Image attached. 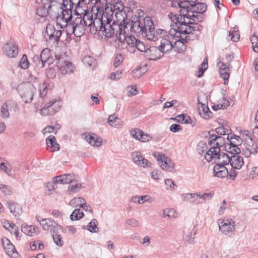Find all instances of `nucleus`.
I'll use <instances>...</instances> for the list:
<instances>
[{
    "instance_id": "nucleus-1",
    "label": "nucleus",
    "mask_w": 258,
    "mask_h": 258,
    "mask_svg": "<svg viewBox=\"0 0 258 258\" xmlns=\"http://www.w3.org/2000/svg\"><path fill=\"white\" fill-rule=\"evenodd\" d=\"M86 27H89L92 34L98 33L107 38H111L115 35V30L119 29V22L112 21L106 12L102 15L97 14L94 18L93 14L84 15L83 17Z\"/></svg>"
},
{
    "instance_id": "nucleus-2",
    "label": "nucleus",
    "mask_w": 258,
    "mask_h": 258,
    "mask_svg": "<svg viewBox=\"0 0 258 258\" xmlns=\"http://www.w3.org/2000/svg\"><path fill=\"white\" fill-rule=\"evenodd\" d=\"M208 143L211 147L205 156V159L209 162L214 160L216 165H228L230 162V157L227 154L220 152V148L225 144L224 138L212 135L208 139Z\"/></svg>"
},
{
    "instance_id": "nucleus-3",
    "label": "nucleus",
    "mask_w": 258,
    "mask_h": 258,
    "mask_svg": "<svg viewBox=\"0 0 258 258\" xmlns=\"http://www.w3.org/2000/svg\"><path fill=\"white\" fill-rule=\"evenodd\" d=\"M129 26L131 32L138 36H141L148 40L156 41L155 27L151 17H146L144 20H141L140 17L135 16L132 18Z\"/></svg>"
},
{
    "instance_id": "nucleus-4",
    "label": "nucleus",
    "mask_w": 258,
    "mask_h": 258,
    "mask_svg": "<svg viewBox=\"0 0 258 258\" xmlns=\"http://www.w3.org/2000/svg\"><path fill=\"white\" fill-rule=\"evenodd\" d=\"M190 20L187 19L185 14H183V16H180V22L177 27L170 29L171 34H173L176 38L178 36L185 37L196 30H199L198 24L195 22H191Z\"/></svg>"
},
{
    "instance_id": "nucleus-5",
    "label": "nucleus",
    "mask_w": 258,
    "mask_h": 258,
    "mask_svg": "<svg viewBox=\"0 0 258 258\" xmlns=\"http://www.w3.org/2000/svg\"><path fill=\"white\" fill-rule=\"evenodd\" d=\"M17 91L22 100L25 103H29L33 99L36 89L32 83L26 82L20 84L18 86Z\"/></svg>"
},
{
    "instance_id": "nucleus-6",
    "label": "nucleus",
    "mask_w": 258,
    "mask_h": 258,
    "mask_svg": "<svg viewBox=\"0 0 258 258\" xmlns=\"http://www.w3.org/2000/svg\"><path fill=\"white\" fill-rule=\"evenodd\" d=\"M83 17L79 14H74L73 18L70 21L68 29H71L70 32L73 33L77 37H80L83 35L85 31Z\"/></svg>"
},
{
    "instance_id": "nucleus-7",
    "label": "nucleus",
    "mask_w": 258,
    "mask_h": 258,
    "mask_svg": "<svg viewBox=\"0 0 258 258\" xmlns=\"http://www.w3.org/2000/svg\"><path fill=\"white\" fill-rule=\"evenodd\" d=\"M58 68L62 74H70L75 70V66L68 60L66 54L63 52L55 55Z\"/></svg>"
},
{
    "instance_id": "nucleus-8",
    "label": "nucleus",
    "mask_w": 258,
    "mask_h": 258,
    "mask_svg": "<svg viewBox=\"0 0 258 258\" xmlns=\"http://www.w3.org/2000/svg\"><path fill=\"white\" fill-rule=\"evenodd\" d=\"M119 29L115 30V35L119 41L122 42L125 41L126 43L131 47H135L138 41L136 38L132 35L127 36L126 35L125 30L127 29V25H122L121 22L118 23Z\"/></svg>"
},
{
    "instance_id": "nucleus-9",
    "label": "nucleus",
    "mask_w": 258,
    "mask_h": 258,
    "mask_svg": "<svg viewBox=\"0 0 258 258\" xmlns=\"http://www.w3.org/2000/svg\"><path fill=\"white\" fill-rule=\"evenodd\" d=\"M190 11L189 14H185L187 19H191L195 21H202L203 19V14L207 10V6L204 3H193L190 6Z\"/></svg>"
},
{
    "instance_id": "nucleus-10",
    "label": "nucleus",
    "mask_w": 258,
    "mask_h": 258,
    "mask_svg": "<svg viewBox=\"0 0 258 258\" xmlns=\"http://www.w3.org/2000/svg\"><path fill=\"white\" fill-rule=\"evenodd\" d=\"M219 229L223 234L228 236L235 232L236 225L235 221L230 218H224L218 221Z\"/></svg>"
},
{
    "instance_id": "nucleus-11",
    "label": "nucleus",
    "mask_w": 258,
    "mask_h": 258,
    "mask_svg": "<svg viewBox=\"0 0 258 258\" xmlns=\"http://www.w3.org/2000/svg\"><path fill=\"white\" fill-rule=\"evenodd\" d=\"M153 156L156 159L161 168L165 171L171 172L174 168V165L171 160L164 154L159 152H154Z\"/></svg>"
},
{
    "instance_id": "nucleus-12",
    "label": "nucleus",
    "mask_w": 258,
    "mask_h": 258,
    "mask_svg": "<svg viewBox=\"0 0 258 258\" xmlns=\"http://www.w3.org/2000/svg\"><path fill=\"white\" fill-rule=\"evenodd\" d=\"M171 33L169 30L168 32V35L166 37H163L160 40V44L158 46V48L164 55L166 53L170 52L174 47L173 42L174 35Z\"/></svg>"
},
{
    "instance_id": "nucleus-13",
    "label": "nucleus",
    "mask_w": 258,
    "mask_h": 258,
    "mask_svg": "<svg viewBox=\"0 0 258 258\" xmlns=\"http://www.w3.org/2000/svg\"><path fill=\"white\" fill-rule=\"evenodd\" d=\"M72 18L73 15L71 9L63 10L61 14L57 17V24L59 25L61 28L68 27Z\"/></svg>"
},
{
    "instance_id": "nucleus-14",
    "label": "nucleus",
    "mask_w": 258,
    "mask_h": 258,
    "mask_svg": "<svg viewBox=\"0 0 258 258\" xmlns=\"http://www.w3.org/2000/svg\"><path fill=\"white\" fill-rule=\"evenodd\" d=\"M132 159L134 163L140 167L143 168L151 167L152 163L145 158L140 152H135L133 153Z\"/></svg>"
},
{
    "instance_id": "nucleus-15",
    "label": "nucleus",
    "mask_w": 258,
    "mask_h": 258,
    "mask_svg": "<svg viewBox=\"0 0 258 258\" xmlns=\"http://www.w3.org/2000/svg\"><path fill=\"white\" fill-rule=\"evenodd\" d=\"M131 136L141 142H147L152 139L151 135L145 133L139 128H133L130 131Z\"/></svg>"
},
{
    "instance_id": "nucleus-16",
    "label": "nucleus",
    "mask_w": 258,
    "mask_h": 258,
    "mask_svg": "<svg viewBox=\"0 0 258 258\" xmlns=\"http://www.w3.org/2000/svg\"><path fill=\"white\" fill-rule=\"evenodd\" d=\"M195 194H197V195H199L200 196H196L195 198H191L190 201H189V202L196 204H203L206 201L211 200L214 195V193L213 192L204 194H202L201 192H195Z\"/></svg>"
},
{
    "instance_id": "nucleus-17",
    "label": "nucleus",
    "mask_w": 258,
    "mask_h": 258,
    "mask_svg": "<svg viewBox=\"0 0 258 258\" xmlns=\"http://www.w3.org/2000/svg\"><path fill=\"white\" fill-rule=\"evenodd\" d=\"M144 55L147 59L152 60H157L163 56L158 47H151L147 48Z\"/></svg>"
},
{
    "instance_id": "nucleus-18",
    "label": "nucleus",
    "mask_w": 258,
    "mask_h": 258,
    "mask_svg": "<svg viewBox=\"0 0 258 258\" xmlns=\"http://www.w3.org/2000/svg\"><path fill=\"white\" fill-rule=\"evenodd\" d=\"M82 137L93 146L99 147L101 145L102 139L95 134L86 133L82 135Z\"/></svg>"
},
{
    "instance_id": "nucleus-19",
    "label": "nucleus",
    "mask_w": 258,
    "mask_h": 258,
    "mask_svg": "<svg viewBox=\"0 0 258 258\" xmlns=\"http://www.w3.org/2000/svg\"><path fill=\"white\" fill-rule=\"evenodd\" d=\"M189 40L188 36H178L177 38L175 37L173 42V48L178 52H180L183 50L185 48L184 43L187 42Z\"/></svg>"
},
{
    "instance_id": "nucleus-20",
    "label": "nucleus",
    "mask_w": 258,
    "mask_h": 258,
    "mask_svg": "<svg viewBox=\"0 0 258 258\" xmlns=\"http://www.w3.org/2000/svg\"><path fill=\"white\" fill-rule=\"evenodd\" d=\"M3 51L5 55L8 57L13 58L17 55L18 48L15 44L8 43L4 46Z\"/></svg>"
},
{
    "instance_id": "nucleus-21",
    "label": "nucleus",
    "mask_w": 258,
    "mask_h": 258,
    "mask_svg": "<svg viewBox=\"0 0 258 258\" xmlns=\"http://www.w3.org/2000/svg\"><path fill=\"white\" fill-rule=\"evenodd\" d=\"M229 163L232 168L239 170L244 165V159L243 157L240 155H232L230 157Z\"/></svg>"
},
{
    "instance_id": "nucleus-22",
    "label": "nucleus",
    "mask_w": 258,
    "mask_h": 258,
    "mask_svg": "<svg viewBox=\"0 0 258 258\" xmlns=\"http://www.w3.org/2000/svg\"><path fill=\"white\" fill-rule=\"evenodd\" d=\"M218 64H220V66H219V73L220 76L224 80V84H226L228 83L230 76V70L229 68V64L227 65V64L221 61L219 62Z\"/></svg>"
},
{
    "instance_id": "nucleus-23",
    "label": "nucleus",
    "mask_w": 258,
    "mask_h": 258,
    "mask_svg": "<svg viewBox=\"0 0 258 258\" xmlns=\"http://www.w3.org/2000/svg\"><path fill=\"white\" fill-rule=\"evenodd\" d=\"M6 253L11 258H20L15 246L12 243H2Z\"/></svg>"
},
{
    "instance_id": "nucleus-24",
    "label": "nucleus",
    "mask_w": 258,
    "mask_h": 258,
    "mask_svg": "<svg viewBox=\"0 0 258 258\" xmlns=\"http://www.w3.org/2000/svg\"><path fill=\"white\" fill-rule=\"evenodd\" d=\"M74 179V175L72 174H62L53 177V180L55 182L62 184L72 182Z\"/></svg>"
},
{
    "instance_id": "nucleus-25",
    "label": "nucleus",
    "mask_w": 258,
    "mask_h": 258,
    "mask_svg": "<svg viewBox=\"0 0 258 258\" xmlns=\"http://www.w3.org/2000/svg\"><path fill=\"white\" fill-rule=\"evenodd\" d=\"M213 172L215 176L220 178L225 177L229 173L227 168L223 165H215L213 168Z\"/></svg>"
},
{
    "instance_id": "nucleus-26",
    "label": "nucleus",
    "mask_w": 258,
    "mask_h": 258,
    "mask_svg": "<svg viewBox=\"0 0 258 258\" xmlns=\"http://www.w3.org/2000/svg\"><path fill=\"white\" fill-rule=\"evenodd\" d=\"M6 205L10 209L11 213L15 216H19L22 213L21 206L13 201H8Z\"/></svg>"
},
{
    "instance_id": "nucleus-27",
    "label": "nucleus",
    "mask_w": 258,
    "mask_h": 258,
    "mask_svg": "<svg viewBox=\"0 0 258 258\" xmlns=\"http://www.w3.org/2000/svg\"><path fill=\"white\" fill-rule=\"evenodd\" d=\"M21 231L27 235L34 236L39 233V228L35 226L23 225Z\"/></svg>"
},
{
    "instance_id": "nucleus-28",
    "label": "nucleus",
    "mask_w": 258,
    "mask_h": 258,
    "mask_svg": "<svg viewBox=\"0 0 258 258\" xmlns=\"http://www.w3.org/2000/svg\"><path fill=\"white\" fill-rule=\"evenodd\" d=\"M63 232V228L60 225H56L54 229L51 230V234L54 242H61L62 240L61 234Z\"/></svg>"
},
{
    "instance_id": "nucleus-29",
    "label": "nucleus",
    "mask_w": 258,
    "mask_h": 258,
    "mask_svg": "<svg viewBox=\"0 0 258 258\" xmlns=\"http://www.w3.org/2000/svg\"><path fill=\"white\" fill-rule=\"evenodd\" d=\"M40 225L44 230H51L54 229L56 225H58L53 220L49 218L43 219L41 220L38 219Z\"/></svg>"
},
{
    "instance_id": "nucleus-30",
    "label": "nucleus",
    "mask_w": 258,
    "mask_h": 258,
    "mask_svg": "<svg viewBox=\"0 0 258 258\" xmlns=\"http://www.w3.org/2000/svg\"><path fill=\"white\" fill-rule=\"evenodd\" d=\"M3 227L7 230L10 231L11 233H13L16 238H18L19 231L17 226L10 221L5 220L3 222ZM19 240L18 239H17Z\"/></svg>"
},
{
    "instance_id": "nucleus-31",
    "label": "nucleus",
    "mask_w": 258,
    "mask_h": 258,
    "mask_svg": "<svg viewBox=\"0 0 258 258\" xmlns=\"http://www.w3.org/2000/svg\"><path fill=\"white\" fill-rule=\"evenodd\" d=\"M47 149L54 152L59 149V144L56 142V139L53 136H49L46 140Z\"/></svg>"
},
{
    "instance_id": "nucleus-32",
    "label": "nucleus",
    "mask_w": 258,
    "mask_h": 258,
    "mask_svg": "<svg viewBox=\"0 0 258 258\" xmlns=\"http://www.w3.org/2000/svg\"><path fill=\"white\" fill-rule=\"evenodd\" d=\"M244 135H245V143L246 146L245 147V149H256V145L255 144L254 141L253 140L252 138L250 136V133L248 131H245L244 132Z\"/></svg>"
},
{
    "instance_id": "nucleus-33",
    "label": "nucleus",
    "mask_w": 258,
    "mask_h": 258,
    "mask_svg": "<svg viewBox=\"0 0 258 258\" xmlns=\"http://www.w3.org/2000/svg\"><path fill=\"white\" fill-rule=\"evenodd\" d=\"M40 57L45 62L49 65L52 64L53 62V58L51 56V51L48 48H45L41 52Z\"/></svg>"
},
{
    "instance_id": "nucleus-34",
    "label": "nucleus",
    "mask_w": 258,
    "mask_h": 258,
    "mask_svg": "<svg viewBox=\"0 0 258 258\" xmlns=\"http://www.w3.org/2000/svg\"><path fill=\"white\" fill-rule=\"evenodd\" d=\"M199 111L200 116L205 119H207L212 116V112L210 111L208 106L204 104H201L199 106Z\"/></svg>"
},
{
    "instance_id": "nucleus-35",
    "label": "nucleus",
    "mask_w": 258,
    "mask_h": 258,
    "mask_svg": "<svg viewBox=\"0 0 258 258\" xmlns=\"http://www.w3.org/2000/svg\"><path fill=\"white\" fill-rule=\"evenodd\" d=\"M108 123L110 126L118 128H121L123 125L122 122L115 114L109 116Z\"/></svg>"
},
{
    "instance_id": "nucleus-36",
    "label": "nucleus",
    "mask_w": 258,
    "mask_h": 258,
    "mask_svg": "<svg viewBox=\"0 0 258 258\" xmlns=\"http://www.w3.org/2000/svg\"><path fill=\"white\" fill-rule=\"evenodd\" d=\"M82 62L86 67L92 69L95 68L97 64L95 59L90 55L85 56L82 58Z\"/></svg>"
},
{
    "instance_id": "nucleus-37",
    "label": "nucleus",
    "mask_w": 258,
    "mask_h": 258,
    "mask_svg": "<svg viewBox=\"0 0 258 258\" xmlns=\"http://www.w3.org/2000/svg\"><path fill=\"white\" fill-rule=\"evenodd\" d=\"M229 101L226 99V97H223L221 101H220L217 104H214L212 106V108L215 111L219 109H225L229 106Z\"/></svg>"
},
{
    "instance_id": "nucleus-38",
    "label": "nucleus",
    "mask_w": 258,
    "mask_h": 258,
    "mask_svg": "<svg viewBox=\"0 0 258 258\" xmlns=\"http://www.w3.org/2000/svg\"><path fill=\"white\" fill-rule=\"evenodd\" d=\"M227 139L228 143L225 144V145H241L242 140L240 137L235 135H231L230 136H227Z\"/></svg>"
},
{
    "instance_id": "nucleus-39",
    "label": "nucleus",
    "mask_w": 258,
    "mask_h": 258,
    "mask_svg": "<svg viewBox=\"0 0 258 258\" xmlns=\"http://www.w3.org/2000/svg\"><path fill=\"white\" fill-rule=\"evenodd\" d=\"M98 221L96 219H93L86 226H84L83 228H86L91 232L96 233L98 231L99 229L97 227Z\"/></svg>"
},
{
    "instance_id": "nucleus-40",
    "label": "nucleus",
    "mask_w": 258,
    "mask_h": 258,
    "mask_svg": "<svg viewBox=\"0 0 258 258\" xmlns=\"http://www.w3.org/2000/svg\"><path fill=\"white\" fill-rule=\"evenodd\" d=\"M191 5L192 3H190L187 0H183L182 1L179 2V12L181 13L182 11H183V13H184V11H186V14H189L190 11V7L191 6Z\"/></svg>"
},
{
    "instance_id": "nucleus-41",
    "label": "nucleus",
    "mask_w": 258,
    "mask_h": 258,
    "mask_svg": "<svg viewBox=\"0 0 258 258\" xmlns=\"http://www.w3.org/2000/svg\"><path fill=\"white\" fill-rule=\"evenodd\" d=\"M85 204V199L82 197H76L71 200L70 205L73 207H81Z\"/></svg>"
},
{
    "instance_id": "nucleus-42",
    "label": "nucleus",
    "mask_w": 258,
    "mask_h": 258,
    "mask_svg": "<svg viewBox=\"0 0 258 258\" xmlns=\"http://www.w3.org/2000/svg\"><path fill=\"white\" fill-rule=\"evenodd\" d=\"M55 30V29L54 27L50 24H49L46 26L45 33V37L46 41H48V39L50 41H52L51 37H53V36Z\"/></svg>"
},
{
    "instance_id": "nucleus-43",
    "label": "nucleus",
    "mask_w": 258,
    "mask_h": 258,
    "mask_svg": "<svg viewBox=\"0 0 258 258\" xmlns=\"http://www.w3.org/2000/svg\"><path fill=\"white\" fill-rule=\"evenodd\" d=\"M84 216V213L80 209H76L70 215V219L73 220H78Z\"/></svg>"
},
{
    "instance_id": "nucleus-44",
    "label": "nucleus",
    "mask_w": 258,
    "mask_h": 258,
    "mask_svg": "<svg viewBox=\"0 0 258 258\" xmlns=\"http://www.w3.org/2000/svg\"><path fill=\"white\" fill-rule=\"evenodd\" d=\"M168 18L171 21V26L172 28H176L179 23L180 16L178 17L176 15L170 13L168 15Z\"/></svg>"
},
{
    "instance_id": "nucleus-45",
    "label": "nucleus",
    "mask_w": 258,
    "mask_h": 258,
    "mask_svg": "<svg viewBox=\"0 0 258 258\" xmlns=\"http://www.w3.org/2000/svg\"><path fill=\"white\" fill-rule=\"evenodd\" d=\"M239 146V145H225V148L226 150L231 154L239 155V154L240 153L241 150L238 147Z\"/></svg>"
},
{
    "instance_id": "nucleus-46",
    "label": "nucleus",
    "mask_w": 258,
    "mask_h": 258,
    "mask_svg": "<svg viewBox=\"0 0 258 258\" xmlns=\"http://www.w3.org/2000/svg\"><path fill=\"white\" fill-rule=\"evenodd\" d=\"M39 95L40 98H43L47 94L48 88L46 82L40 84L38 87Z\"/></svg>"
},
{
    "instance_id": "nucleus-47",
    "label": "nucleus",
    "mask_w": 258,
    "mask_h": 258,
    "mask_svg": "<svg viewBox=\"0 0 258 258\" xmlns=\"http://www.w3.org/2000/svg\"><path fill=\"white\" fill-rule=\"evenodd\" d=\"M50 107V109L51 111H54V114H55L56 112H58L62 106V102L60 100H57L54 101H50L48 103Z\"/></svg>"
},
{
    "instance_id": "nucleus-48",
    "label": "nucleus",
    "mask_w": 258,
    "mask_h": 258,
    "mask_svg": "<svg viewBox=\"0 0 258 258\" xmlns=\"http://www.w3.org/2000/svg\"><path fill=\"white\" fill-rule=\"evenodd\" d=\"M163 216L169 218H174L177 216V213L174 209L167 208L163 211Z\"/></svg>"
},
{
    "instance_id": "nucleus-49",
    "label": "nucleus",
    "mask_w": 258,
    "mask_h": 258,
    "mask_svg": "<svg viewBox=\"0 0 258 258\" xmlns=\"http://www.w3.org/2000/svg\"><path fill=\"white\" fill-rule=\"evenodd\" d=\"M1 116L3 118H9L10 117V113L8 109V103H4L1 107L0 112Z\"/></svg>"
},
{
    "instance_id": "nucleus-50",
    "label": "nucleus",
    "mask_w": 258,
    "mask_h": 258,
    "mask_svg": "<svg viewBox=\"0 0 258 258\" xmlns=\"http://www.w3.org/2000/svg\"><path fill=\"white\" fill-rule=\"evenodd\" d=\"M33 62L34 63L35 66L39 69V71H42L41 70L44 67L45 63L40 56L38 55L34 56L33 58Z\"/></svg>"
},
{
    "instance_id": "nucleus-51",
    "label": "nucleus",
    "mask_w": 258,
    "mask_h": 258,
    "mask_svg": "<svg viewBox=\"0 0 258 258\" xmlns=\"http://www.w3.org/2000/svg\"><path fill=\"white\" fill-rule=\"evenodd\" d=\"M29 66V62L26 54H23L20 59L18 67L22 69L26 70Z\"/></svg>"
},
{
    "instance_id": "nucleus-52",
    "label": "nucleus",
    "mask_w": 258,
    "mask_h": 258,
    "mask_svg": "<svg viewBox=\"0 0 258 258\" xmlns=\"http://www.w3.org/2000/svg\"><path fill=\"white\" fill-rule=\"evenodd\" d=\"M40 113L44 116L50 115L54 114V111H51L50 107L48 103L40 110Z\"/></svg>"
},
{
    "instance_id": "nucleus-53",
    "label": "nucleus",
    "mask_w": 258,
    "mask_h": 258,
    "mask_svg": "<svg viewBox=\"0 0 258 258\" xmlns=\"http://www.w3.org/2000/svg\"><path fill=\"white\" fill-rule=\"evenodd\" d=\"M152 178L155 180H161L163 178V174L158 169H154L151 173Z\"/></svg>"
},
{
    "instance_id": "nucleus-54",
    "label": "nucleus",
    "mask_w": 258,
    "mask_h": 258,
    "mask_svg": "<svg viewBox=\"0 0 258 258\" xmlns=\"http://www.w3.org/2000/svg\"><path fill=\"white\" fill-rule=\"evenodd\" d=\"M176 120L181 123H189L191 120L189 116L187 114H180L176 117Z\"/></svg>"
},
{
    "instance_id": "nucleus-55",
    "label": "nucleus",
    "mask_w": 258,
    "mask_h": 258,
    "mask_svg": "<svg viewBox=\"0 0 258 258\" xmlns=\"http://www.w3.org/2000/svg\"><path fill=\"white\" fill-rule=\"evenodd\" d=\"M250 41L253 51L258 52V37L253 34L250 38Z\"/></svg>"
},
{
    "instance_id": "nucleus-56",
    "label": "nucleus",
    "mask_w": 258,
    "mask_h": 258,
    "mask_svg": "<svg viewBox=\"0 0 258 258\" xmlns=\"http://www.w3.org/2000/svg\"><path fill=\"white\" fill-rule=\"evenodd\" d=\"M36 14L41 17H46L48 14V10L45 6H41L37 9Z\"/></svg>"
},
{
    "instance_id": "nucleus-57",
    "label": "nucleus",
    "mask_w": 258,
    "mask_h": 258,
    "mask_svg": "<svg viewBox=\"0 0 258 258\" xmlns=\"http://www.w3.org/2000/svg\"><path fill=\"white\" fill-rule=\"evenodd\" d=\"M168 35V32L163 29H157L155 31V36H156V40L158 38V37L162 39L163 37H166Z\"/></svg>"
},
{
    "instance_id": "nucleus-58",
    "label": "nucleus",
    "mask_w": 258,
    "mask_h": 258,
    "mask_svg": "<svg viewBox=\"0 0 258 258\" xmlns=\"http://www.w3.org/2000/svg\"><path fill=\"white\" fill-rule=\"evenodd\" d=\"M208 60L207 59H204L203 63L201 64V67L199 71V74L198 77L200 78L203 75L204 72L208 68Z\"/></svg>"
},
{
    "instance_id": "nucleus-59",
    "label": "nucleus",
    "mask_w": 258,
    "mask_h": 258,
    "mask_svg": "<svg viewBox=\"0 0 258 258\" xmlns=\"http://www.w3.org/2000/svg\"><path fill=\"white\" fill-rule=\"evenodd\" d=\"M228 39H230L233 42H236L238 41L239 39V35L236 31L233 30L230 31Z\"/></svg>"
},
{
    "instance_id": "nucleus-60",
    "label": "nucleus",
    "mask_w": 258,
    "mask_h": 258,
    "mask_svg": "<svg viewBox=\"0 0 258 258\" xmlns=\"http://www.w3.org/2000/svg\"><path fill=\"white\" fill-rule=\"evenodd\" d=\"M207 149V145L204 142H200L197 147V151L199 154L202 155Z\"/></svg>"
},
{
    "instance_id": "nucleus-61",
    "label": "nucleus",
    "mask_w": 258,
    "mask_h": 258,
    "mask_svg": "<svg viewBox=\"0 0 258 258\" xmlns=\"http://www.w3.org/2000/svg\"><path fill=\"white\" fill-rule=\"evenodd\" d=\"M45 74L46 77L48 79H53L56 76L55 69L52 67L49 68L46 70Z\"/></svg>"
},
{
    "instance_id": "nucleus-62",
    "label": "nucleus",
    "mask_w": 258,
    "mask_h": 258,
    "mask_svg": "<svg viewBox=\"0 0 258 258\" xmlns=\"http://www.w3.org/2000/svg\"><path fill=\"white\" fill-rule=\"evenodd\" d=\"M139 204L140 205L143 204L146 202L152 203L153 201L152 198L149 195H143L141 196H139Z\"/></svg>"
},
{
    "instance_id": "nucleus-63",
    "label": "nucleus",
    "mask_w": 258,
    "mask_h": 258,
    "mask_svg": "<svg viewBox=\"0 0 258 258\" xmlns=\"http://www.w3.org/2000/svg\"><path fill=\"white\" fill-rule=\"evenodd\" d=\"M165 184L167 190H173L176 187V185L171 179H165Z\"/></svg>"
},
{
    "instance_id": "nucleus-64",
    "label": "nucleus",
    "mask_w": 258,
    "mask_h": 258,
    "mask_svg": "<svg viewBox=\"0 0 258 258\" xmlns=\"http://www.w3.org/2000/svg\"><path fill=\"white\" fill-rule=\"evenodd\" d=\"M84 186L81 183H76L75 184H72L69 186V189L70 191L76 192L83 188Z\"/></svg>"
}]
</instances>
